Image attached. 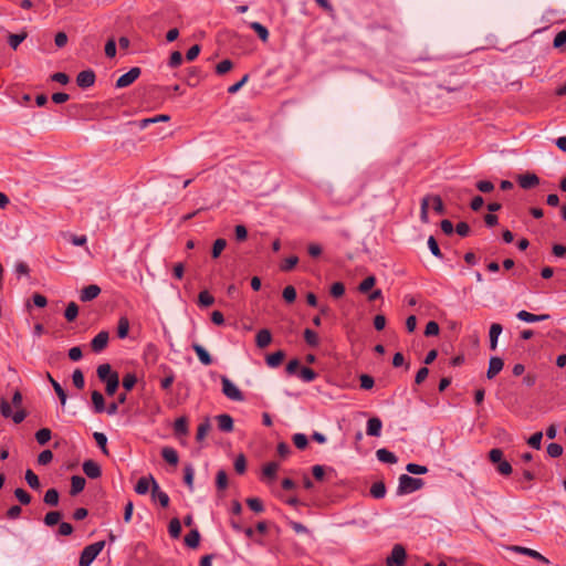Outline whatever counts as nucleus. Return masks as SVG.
<instances>
[{"label":"nucleus","mask_w":566,"mask_h":566,"mask_svg":"<svg viewBox=\"0 0 566 566\" xmlns=\"http://www.w3.org/2000/svg\"><path fill=\"white\" fill-rule=\"evenodd\" d=\"M184 481L186 485L188 486L189 491H193V476H195V470L191 464H188L184 469Z\"/></svg>","instance_id":"nucleus-32"},{"label":"nucleus","mask_w":566,"mask_h":566,"mask_svg":"<svg viewBox=\"0 0 566 566\" xmlns=\"http://www.w3.org/2000/svg\"><path fill=\"white\" fill-rule=\"evenodd\" d=\"M142 71L139 67H132L128 72L123 74L116 81L117 88H124L133 84L140 75Z\"/></svg>","instance_id":"nucleus-5"},{"label":"nucleus","mask_w":566,"mask_h":566,"mask_svg":"<svg viewBox=\"0 0 566 566\" xmlns=\"http://www.w3.org/2000/svg\"><path fill=\"white\" fill-rule=\"evenodd\" d=\"M221 382L222 392L227 398L233 401H242L244 399L242 391L227 376H221Z\"/></svg>","instance_id":"nucleus-3"},{"label":"nucleus","mask_w":566,"mask_h":566,"mask_svg":"<svg viewBox=\"0 0 566 566\" xmlns=\"http://www.w3.org/2000/svg\"><path fill=\"white\" fill-rule=\"evenodd\" d=\"M381 427H382V423L379 418H376V417L370 418L367 421L366 432L370 437H379L380 432H381Z\"/></svg>","instance_id":"nucleus-15"},{"label":"nucleus","mask_w":566,"mask_h":566,"mask_svg":"<svg viewBox=\"0 0 566 566\" xmlns=\"http://www.w3.org/2000/svg\"><path fill=\"white\" fill-rule=\"evenodd\" d=\"M406 470L411 474H426L428 472V468L426 465L417 464V463H408Z\"/></svg>","instance_id":"nucleus-50"},{"label":"nucleus","mask_w":566,"mask_h":566,"mask_svg":"<svg viewBox=\"0 0 566 566\" xmlns=\"http://www.w3.org/2000/svg\"><path fill=\"white\" fill-rule=\"evenodd\" d=\"M97 376L102 381H106L111 378V376H114L116 374L115 371H112V367L109 364H102L97 367Z\"/></svg>","instance_id":"nucleus-31"},{"label":"nucleus","mask_w":566,"mask_h":566,"mask_svg":"<svg viewBox=\"0 0 566 566\" xmlns=\"http://www.w3.org/2000/svg\"><path fill=\"white\" fill-rule=\"evenodd\" d=\"M407 553L401 544L394 545L390 555L386 559V566H405Z\"/></svg>","instance_id":"nucleus-4"},{"label":"nucleus","mask_w":566,"mask_h":566,"mask_svg":"<svg viewBox=\"0 0 566 566\" xmlns=\"http://www.w3.org/2000/svg\"><path fill=\"white\" fill-rule=\"evenodd\" d=\"M214 303V297L208 291H201L198 296V304L203 307L211 306Z\"/></svg>","instance_id":"nucleus-39"},{"label":"nucleus","mask_w":566,"mask_h":566,"mask_svg":"<svg viewBox=\"0 0 566 566\" xmlns=\"http://www.w3.org/2000/svg\"><path fill=\"white\" fill-rule=\"evenodd\" d=\"M168 532L172 538H178L181 533V524L178 518H172L168 525Z\"/></svg>","instance_id":"nucleus-40"},{"label":"nucleus","mask_w":566,"mask_h":566,"mask_svg":"<svg viewBox=\"0 0 566 566\" xmlns=\"http://www.w3.org/2000/svg\"><path fill=\"white\" fill-rule=\"evenodd\" d=\"M277 470H279V464L276 462H269L263 468V474L268 478L273 479L276 476Z\"/></svg>","instance_id":"nucleus-54"},{"label":"nucleus","mask_w":566,"mask_h":566,"mask_svg":"<svg viewBox=\"0 0 566 566\" xmlns=\"http://www.w3.org/2000/svg\"><path fill=\"white\" fill-rule=\"evenodd\" d=\"M86 481L81 475H73L71 478V495H76L82 492L85 488Z\"/></svg>","instance_id":"nucleus-18"},{"label":"nucleus","mask_w":566,"mask_h":566,"mask_svg":"<svg viewBox=\"0 0 566 566\" xmlns=\"http://www.w3.org/2000/svg\"><path fill=\"white\" fill-rule=\"evenodd\" d=\"M509 551L511 552H514V553H518V554H523V555H526V556H530L534 559H537L542 563H545V564H548L549 560L543 556L539 552L535 551V549H532V548H527V547H523V546H517V545H512V546H509L507 547Z\"/></svg>","instance_id":"nucleus-6"},{"label":"nucleus","mask_w":566,"mask_h":566,"mask_svg":"<svg viewBox=\"0 0 566 566\" xmlns=\"http://www.w3.org/2000/svg\"><path fill=\"white\" fill-rule=\"evenodd\" d=\"M210 422L209 420H205L203 422H201L199 426H198V429H197V434H196V439L197 441H202L206 436L208 434V432L210 431Z\"/></svg>","instance_id":"nucleus-42"},{"label":"nucleus","mask_w":566,"mask_h":566,"mask_svg":"<svg viewBox=\"0 0 566 566\" xmlns=\"http://www.w3.org/2000/svg\"><path fill=\"white\" fill-rule=\"evenodd\" d=\"M502 325L499 323H494L490 327V347L494 350L497 346V338L502 333Z\"/></svg>","instance_id":"nucleus-22"},{"label":"nucleus","mask_w":566,"mask_h":566,"mask_svg":"<svg viewBox=\"0 0 566 566\" xmlns=\"http://www.w3.org/2000/svg\"><path fill=\"white\" fill-rule=\"evenodd\" d=\"M97 446L101 448L102 452L104 454H108V450H107V437L103 433V432H94L93 434Z\"/></svg>","instance_id":"nucleus-47"},{"label":"nucleus","mask_w":566,"mask_h":566,"mask_svg":"<svg viewBox=\"0 0 566 566\" xmlns=\"http://www.w3.org/2000/svg\"><path fill=\"white\" fill-rule=\"evenodd\" d=\"M77 314H78V306L76 305V303H74V302L69 303L65 308V312H64V316H65L66 321L73 322L77 317Z\"/></svg>","instance_id":"nucleus-41"},{"label":"nucleus","mask_w":566,"mask_h":566,"mask_svg":"<svg viewBox=\"0 0 566 566\" xmlns=\"http://www.w3.org/2000/svg\"><path fill=\"white\" fill-rule=\"evenodd\" d=\"M553 44H554V48H556V49H559L566 44V30L560 31L556 34Z\"/></svg>","instance_id":"nucleus-64"},{"label":"nucleus","mask_w":566,"mask_h":566,"mask_svg":"<svg viewBox=\"0 0 566 566\" xmlns=\"http://www.w3.org/2000/svg\"><path fill=\"white\" fill-rule=\"evenodd\" d=\"M192 349L195 350V353L197 354L199 360L205 365V366H209L212 364V358L210 356V354L205 349L203 346H201L200 344H192Z\"/></svg>","instance_id":"nucleus-17"},{"label":"nucleus","mask_w":566,"mask_h":566,"mask_svg":"<svg viewBox=\"0 0 566 566\" xmlns=\"http://www.w3.org/2000/svg\"><path fill=\"white\" fill-rule=\"evenodd\" d=\"M226 247H227V241L224 239H217L212 245V251H211L212 258L213 259L219 258Z\"/></svg>","instance_id":"nucleus-44"},{"label":"nucleus","mask_w":566,"mask_h":566,"mask_svg":"<svg viewBox=\"0 0 566 566\" xmlns=\"http://www.w3.org/2000/svg\"><path fill=\"white\" fill-rule=\"evenodd\" d=\"M101 293V289L96 284H91L82 289L80 298L82 302H90L96 298Z\"/></svg>","instance_id":"nucleus-12"},{"label":"nucleus","mask_w":566,"mask_h":566,"mask_svg":"<svg viewBox=\"0 0 566 566\" xmlns=\"http://www.w3.org/2000/svg\"><path fill=\"white\" fill-rule=\"evenodd\" d=\"M247 504L252 511L256 513H261L264 510L261 500H259L258 497H249L247 500Z\"/></svg>","instance_id":"nucleus-56"},{"label":"nucleus","mask_w":566,"mask_h":566,"mask_svg":"<svg viewBox=\"0 0 566 566\" xmlns=\"http://www.w3.org/2000/svg\"><path fill=\"white\" fill-rule=\"evenodd\" d=\"M46 377L49 379V381L51 382L55 394L57 395L60 401H61V405L64 406L66 403V394L64 391V389L62 388V386L51 376L50 373L46 374Z\"/></svg>","instance_id":"nucleus-21"},{"label":"nucleus","mask_w":566,"mask_h":566,"mask_svg":"<svg viewBox=\"0 0 566 566\" xmlns=\"http://www.w3.org/2000/svg\"><path fill=\"white\" fill-rule=\"evenodd\" d=\"M518 186L523 189H531L539 184V178L532 172L520 175L517 177Z\"/></svg>","instance_id":"nucleus-9"},{"label":"nucleus","mask_w":566,"mask_h":566,"mask_svg":"<svg viewBox=\"0 0 566 566\" xmlns=\"http://www.w3.org/2000/svg\"><path fill=\"white\" fill-rule=\"evenodd\" d=\"M375 283H376L375 276H373V275L367 276L366 279H364L360 282V284L358 286V291L360 293H367L368 291H370L374 287Z\"/></svg>","instance_id":"nucleus-45"},{"label":"nucleus","mask_w":566,"mask_h":566,"mask_svg":"<svg viewBox=\"0 0 566 566\" xmlns=\"http://www.w3.org/2000/svg\"><path fill=\"white\" fill-rule=\"evenodd\" d=\"M293 443L297 449H304L306 448L308 440L307 437L303 433H295L293 436Z\"/></svg>","instance_id":"nucleus-60"},{"label":"nucleus","mask_w":566,"mask_h":566,"mask_svg":"<svg viewBox=\"0 0 566 566\" xmlns=\"http://www.w3.org/2000/svg\"><path fill=\"white\" fill-rule=\"evenodd\" d=\"M105 382H106V394L109 396H113L116 392L118 385H119L118 374H114V376H111V378L107 379Z\"/></svg>","instance_id":"nucleus-38"},{"label":"nucleus","mask_w":566,"mask_h":566,"mask_svg":"<svg viewBox=\"0 0 566 566\" xmlns=\"http://www.w3.org/2000/svg\"><path fill=\"white\" fill-rule=\"evenodd\" d=\"M83 472L90 478V479H97L102 474L101 467L98 463H96L93 460H86L83 462Z\"/></svg>","instance_id":"nucleus-11"},{"label":"nucleus","mask_w":566,"mask_h":566,"mask_svg":"<svg viewBox=\"0 0 566 566\" xmlns=\"http://www.w3.org/2000/svg\"><path fill=\"white\" fill-rule=\"evenodd\" d=\"M316 373L308 367H303L300 371V377L305 382L313 381L316 378Z\"/></svg>","instance_id":"nucleus-53"},{"label":"nucleus","mask_w":566,"mask_h":566,"mask_svg":"<svg viewBox=\"0 0 566 566\" xmlns=\"http://www.w3.org/2000/svg\"><path fill=\"white\" fill-rule=\"evenodd\" d=\"M546 451L551 458H558L563 454V447L558 443L552 442L547 446Z\"/></svg>","instance_id":"nucleus-52"},{"label":"nucleus","mask_w":566,"mask_h":566,"mask_svg":"<svg viewBox=\"0 0 566 566\" xmlns=\"http://www.w3.org/2000/svg\"><path fill=\"white\" fill-rule=\"evenodd\" d=\"M233 64L230 60H222L221 62H219L216 66V72L219 74V75H222V74H226L227 72H229L231 69H232Z\"/></svg>","instance_id":"nucleus-57"},{"label":"nucleus","mask_w":566,"mask_h":566,"mask_svg":"<svg viewBox=\"0 0 566 566\" xmlns=\"http://www.w3.org/2000/svg\"><path fill=\"white\" fill-rule=\"evenodd\" d=\"M52 432L48 428H42L35 432V439L39 444L44 446L50 441Z\"/></svg>","instance_id":"nucleus-36"},{"label":"nucleus","mask_w":566,"mask_h":566,"mask_svg":"<svg viewBox=\"0 0 566 566\" xmlns=\"http://www.w3.org/2000/svg\"><path fill=\"white\" fill-rule=\"evenodd\" d=\"M284 357H285L284 352L277 350V352L272 353V354L266 356V364L270 367H272V368L277 367V366L281 365V363L283 361Z\"/></svg>","instance_id":"nucleus-27"},{"label":"nucleus","mask_w":566,"mask_h":566,"mask_svg":"<svg viewBox=\"0 0 566 566\" xmlns=\"http://www.w3.org/2000/svg\"><path fill=\"white\" fill-rule=\"evenodd\" d=\"M108 343V333L106 331L99 332L91 342L92 350L95 353L102 352Z\"/></svg>","instance_id":"nucleus-10"},{"label":"nucleus","mask_w":566,"mask_h":566,"mask_svg":"<svg viewBox=\"0 0 566 566\" xmlns=\"http://www.w3.org/2000/svg\"><path fill=\"white\" fill-rule=\"evenodd\" d=\"M128 332H129V321L127 317L123 316L118 321L117 335L119 338H125V337H127Z\"/></svg>","instance_id":"nucleus-34"},{"label":"nucleus","mask_w":566,"mask_h":566,"mask_svg":"<svg viewBox=\"0 0 566 566\" xmlns=\"http://www.w3.org/2000/svg\"><path fill=\"white\" fill-rule=\"evenodd\" d=\"M542 439H543V432L541 431H537L535 432L534 434H532L528 440H527V444L531 447V448H534L536 450H539L541 447H542Z\"/></svg>","instance_id":"nucleus-49"},{"label":"nucleus","mask_w":566,"mask_h":566,"mask_svg":"<svg viewBox=\"0 0 566 566\" xmlns=\"http://www.w3.org/2000/svg\"><path fill=\"white\" fill-rule=\"evenodd\" d=\"M216 483L219 490H224L228 486V476L223 470L218 471Z\"/></svg>","instance_id":"nucleus-61"},{"label":"nucleus","mask_w":566,"mask_h":566,"mask_svg":"<svg viewBox=\"0 0 566 566\" xmlns=\"http://www.w3.org/2000/svg\"><path fill=\"white\" fill-rule=\"evenodd\" d=\"M25 38H27L25 32H22L19 34H10L9 39H8V43L13 50H17L18 46L25 40Z\"/></svg>","instance_id":"nucleus-43"},{"label":"nucleus","mask_w":566,"mask_h":566,"mask_svg":"<svg viewBox=\"0 0 566 566\" xmlns=\"http://www.w3.org/2000/svg\"><path fill=\"white\" fill-rule=\"evenodd\" d=\"M200 543V533L198 530H191L185 537V544L190 548H197Z\"/></svg>","instance_id":"nucleus-26"},{"label":"nucleus","mask_w":566,"mask_h":566,"mask_svg":"<svg viewBox=\"0 0 566 566\" xmlns=\"http://www.w3.org/2000/svg\"><path fill=\"white\" fill-rule=\"evenodd\" d=\"M370 494L375 499H382L386 495V486L384 482H375L370 488Z\"/></svg>","instance_id":"nucleus-33"},{"label":"nucleus","mask_w":566,"mask_h":566,"mask_svg":"<svg viewBox=\"0 0 566 566\" xmlns=\"http://www.w3.org/2000/svg\"><path fill=\"white\" fill-rule=\"evenodd\" d=\"M92 402H93V406H94V411L96 413H102V412L105 411L104 397H103V395L99 391L94 390L92 392Z\"/></svg>","instance_id":"nucleus-24"},{"label":"nucleus","mask_w":566,"mask_h":566,"mask_svg":"<svg viewBox=\"0 0 566 566\" xmlns=\"http://www.w3.org/2000/svg\"><path fill=\"white\" fill-rule=\"evenodd\" d=\"M61 513L57 512V511H51L49 513L45 514L44 516V523L46 526H54L55 524H57L61 520Z\"/></svg>","instance_id":"nucleus-46"},{"label":"nucleus","mask_w":566,"mask_h":566,"mask_svg":"<svg viewBox=\"0 0 566 566\" xmlns=\"http://www.w3.org/2000/svg\"><path fill=\"white\" fill-rule=\"evenodd\" d=\"M217 421L221 431L230 432L233 430V419L229 415H219Z\"/></svg>","instance_id":"nucleus-19"},{"label":"nucleus","mask_w":566,"mask_h":566,"mask_svg":"<svg viewBox=\"0 0 566 566\" xmlns=\"http://www.w3.org/2000/svg\"><path fill=\"white\" fill-rule=\"evenodd\" d=\"M25 481L33 490H39L41 486L38 475L30 469L25 471Z\"/></svg>","instance_id":"nucleus-37"},{"label":"nucleus","mask_w":566,"mask_h":566,"mask_svg":"<svg viewBox=\"0 0 566 566\" xmlns=\"http://www.w3.org/2000/svg\"><path fill=\"white\" fill-rule=\"evenodd\" d=\"M95 73L92 70H85L77 74L76 84L82 88H87L94 85Z\"/></svg>","instance_id":"nucleus-8"},{"label":"nucleus","mask_w":566,"mask_h":566,"mask_svg":"<svg viewBox=\"0 0 566 566\" xmlns=\"http://www.w3.org/2000/svg\"><path fill=\"white\" fill-rule=\"evenodd\" d=\"M14 496L23 505H28L31 502V495L24 489H21V488L15 489Z\"/></svg>","instance_id":"nucleus-48"},{"label":"nucleus","mask_w":566,"mask_h":566,"mask_svg":"<svg viewBox=\"0 0 566 566\" xmlns=\"http://www.w3.org/2000/svg\"><path fill=\"white\" fill-rule=\"evenodd\" d=\"M234 470L239 474H243L247 470V461L243 454H239L234 460Z\"/></svg>","instance_id":"nucleus-55"},{"label":"nucleus","mask_w":566,"mask_h":566,"mask_svg":"<svg viewBox=\"0 0 566 566\" xmlns=\"http://www.w3.org/2000/svg\"><path fill=\"white\" fill-rule=\"evenodd\" d=\"M504 363L503 359L500 357H491L489 363V368L486 371V377L489 379L494 378L502 369H503Z\"/></svg>","instance_id":"nucleus-13"},{"label":"nucleus","mask_w":566,"mask_h":566,"mask_svg":"<svg viewBox=\"0 0 566 566\" xmlns=\"http://www.w3.org/2000/svg\"><path fill=\"white\" fill-rule=\"evenodd\" d=\"M161 457L166 462H168L171 465H177L179 461V457L177 451L171 447H165L161 450Z\"/></svg>","instance_id":"nucleus-20"},{"label":"nucleus","mask_w":566,"mask_h":566,"mask_svg":"<svg viewBox=\"0 0 566 566\" xmlns=\"http://www.w3.org/2000/svg\"><path fill=\"white\" fill-rule=\"evenodd\" d=\"M151 496L155 501H158L163 507H167L169 505L168 494L160 490L154 478H151Z\"/></svg>","instance_id":"nucleus-7"},{"label":"nucleus","mask_w":566,"mask_h":566,"mask_svg":"<svg viewBox=\"0 0 566 566\" xmlns=\"http://www.w3.org/2000/svg\"><path fill=\"white\" fill-rule=\"evenodd\" d=\"M59 492L56 489H49L43 497V501L49 506H56L59 504Z\"/></svg>","instance_id":"nucleus-29"},{"label":"nucleus","mask_w":566,"mask_h":566,"mask_svg":"<svg viewBox=\"0 0 566 566\" xmlns=\"http://www.w3.org/2000/svg\"><path fill=\"white\" fill-rule=\"evenodd\" d=\"M53 460V453L51 450H43L39 455H38V463L40 465H46L49 464L51 461Z\"/></svg>","instance_id":"nucleus-59"},{"label":"nucleus","mask_w":566,"mask_h":566,"mask_svg":"<svg viewBox=\"0 0 566 566\" xmlns=\"http://www.w3.org/2000/svg\"><path fill=\"white\" fill-rule=\"evenodd\" d=\"M137 382V378L134 374H126L123 378V387L126 390H132Z\"/></svg>","instance_id":"nucleus-58"},{"label":"nucleus","mask_w":566,"mask_h":566,"mask_svg":"<svg viewBox=\"0 0 566 566\" xmlns=\"http://www.w3.org/2000/svg\"><path fill=\"white\" fill-rule=\"evenodd\" d=\"M424 481L422 479L412 478L408 474H401L398 480L397 493L399 495L410 494L422 489Z\"/></svg>","instance_id":"nucleus-1"},{"label":"nucleus","mask_w":566,"mask_h":566,"mask_svg":"<svg viewBox=\"0 0 566 566\" xmlns=\"http://www.w3.org/2000/svg\"><path fill=\"white\" fill-rule=\"evenodd\" d=\"M72 381L77 389H83L85 385L84 375L80 369H75L72 374Z\"/></svg>","instance_id":"nucleus-51"},{"label":"nucleus","mask_w":566,"mask_h":566,"mask_svg":"<svg viewBox=\"0 0 566 566\" xmlns=\"http://www.w3.org/2000/svg\"><path fill=\"white\" fill-rule=\"evenodd\" d=\"M516 317L523 322L534 323V322L546 321L549 318V315L548 314L535 315L527 311L522 310L516 314Z\"/></svg>","instance_id":"nucleus-14"},{"label":"nucleus","mask_w":566,"mask_h":566,"mask_svg":"<svg viewBox=\"0 0 566 566\" xmlns=\"http://www.w3.org/2000/svg\"><path fill=\"white\" fill-rule=\"evenodd\" d=\"M282 295L287 303H293L296 298V291L292 285H289L284 287Z\"/></svg>","instance_id":"nucleus-63"},{"label":"nucleus","mask_w":566,"mask_h":566,"mask_svg":"<svg viewBox=\"0 0 566 566\" xmlns=\"http://www.w3.org/2000/svg\"><path fill=\"white\" fill-rule=\"evenodd\" d=\"M440 332V327L438 325L437 322L434 321H430L427 325H426V329H424V335L426 336H437Z\"/></svg>","instance_id":"nucleus-62"},{"label":"nucleus","mask_w":566,"mask_h":566,"mask_svg":"<svg viewBox=\"0 0 566 566\" xmlns=\"http://www.w3.org/2000/svg\"><path fill=\"white\" fill-rule=\"evenodd\" d=\"M304 339L308 346L316 347L319 344V337L316 332L306 328L304 331Z\"/></svg>","instance_id":"nucleus-35"},{"label":"nucleus","mask_w":566,"mask_h":566,"mask_svg":"<svg viewBox=\"0 0 566 566\" xmlns=\"http://www.w3.org/2000/svg\"><path fill=\"white\" fill-rule=\"evenodd\" d=\"M174 430L177 436H185L188 433V422L185 417L176 419Z\"/></svg>","instance_id":"nucleus-30"},{"label":"nucleus","mask_w":566,"mask_h":566,"mask_svg":"<svg viewBox=\"0 0 566 566\" xmlns=\"http://www.w3.org/2000/svg\"><path fill=\"white\" fill-rule=\"evenodd\" d=\"M151 475L149 478H140L135 485V492L140 495L148 493L151 485Z\"/></svg>","instance_id":"nucleus-25"},{"label":"nucleus","mask_w":566,"mask_h":566,"mask_svg":"<svg viewBox=\"0 0 566 566\" xmlns=\"http://www.w3.org/2000/svg\"><path fill=\"white\" fill-rule=\"evenodd\" d=\"M376 457L380 462L394 464L397 462V457L387 449H379L376 451Z\"/></svg>","instance_id":"nucleus-23"},{"label":"nucleus","mask_w":566,"mask_h":566,"mask_svg":"<svg viewBox=\"0 0 566 566\" xmlns=\"http://www.w3.org/2000/svg\"><path fill=\"white\" fill-rule=\"evenodd\" d=\"M271 342H272V335L269 329L263 328L258 332V334L255 336V343H256L258 347L265 348L266 346H269L271 344Z\"/></svg>","instance_id":"nucleus-16"},{"label":"nucleus","mask_w":566,"mask_h":566,"mask_svg":"<svg viewBox=\"0 0 566 566\" xmlns=\"http://www.w3.org/2000/svg\"><path fill=\"white\" fill-rule=\"evenodd\" d=\"M249 25L262 42H266L269 40V31L263 24L260 22H251Z\"/></svg>","instance_id":"nucleus-28"},{"label":"nucleus","mask_w":566,"mask_h":566,"mask_svg":"<svg viewBox=\"0 0 566 566\" xmlns=\"http://www.w3.org/2000/svg\"><path fill=\"white\" fill-rule=\"evenodd\" d=\"M105 546L104 541H98L87 545L81 553L80 566H90L93 560L99 555Z\"/></svg>","instance_id":"nucleus-2"}]
</instances>
